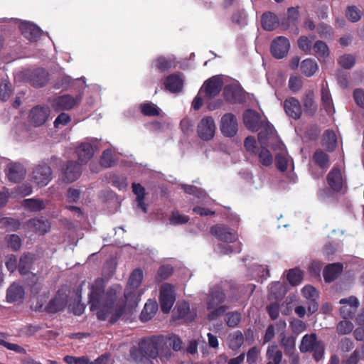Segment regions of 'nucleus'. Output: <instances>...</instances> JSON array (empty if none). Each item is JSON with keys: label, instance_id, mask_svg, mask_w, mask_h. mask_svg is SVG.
<instances>
[{"label": "nucleus", "instance_id": "1", "mask_svg": "<svg viewBox=\"0 0 364 364\" xmlns=\"http://www.w3.org/2000/svg\"><path fill=\"white\" fill-rule=\"evenodd\" d=\"M144 274L140 268L132 271L124 295L120 296L118 287H111L105 292L102 279H96L89 286V304L91 311H95L97 318H120L126 311L127 300L141 284Z\"/></svg>", "mask_w": 364, "mask_h": 364}, {"label": "nucleus", "instance_id": "2", "mask_svg": "<svg viewBox=\"0 0 364 364\" xmlns=\"http://www.w3.org/2000/svg\"><path fill=\"white\" fill-rule=\"evenodd\" d=\"M163 338L152 336L141 338L138 346H133L129 350V355L133 361L137 364H153L151 360L159 356Z\"/></svg>", "mask_w": 364, "mask_h": 364}, {"label": "nucleus", "instance_id": "3", "mask_svg": "<svg viewBox=\"0 0 364 364\" xmlns=\"http://www.w3.org/2000/svg\"><path fill=\"white\" fill-rule=\"evenodd\" d=\"M299 350L301 353H311L314 359L319 361L323 356L325 345L321 340H318L315 333L306 334L302 338Z\"/></svg>", "mask_w": 364, "mask_h": 364}, {"label": "nucleus", "instance_id": "4", "mask_svg": "<svg viewBox=\"0 0 364 364\" xmlns=\"http://www.w3.org/2000/svg\"><path fill=\"white\" fill-rule=\"evenodd\" d=\"M175 301L173 287L168 283L162 284L160 288L159 294V303L162 312L164 314L169 313Z\"/></svg>", "mask_w": 364, "mask_h": 364}, {"label": "nucleus", "instance_id": "5", "mask_svg": "<svg viewBox=\"0 0 364 364\" xmlns=\"http://www.w3.org/2000/svg\"><path fill=\"white\" fill-rule=\"evenodd\" d=\"M326 181L330 188L336 193L343 191L346 186V178L338 166H334L326 176Z\"/></svg>", "mask_w": 364, "mask_h": 364}, {"label": "nucleus", "instance_id": "6", "mask_svg": "<svg viewBox=\"0 0 364 364\" xmlns=\"http://www.w3.org/2000/svg\"><path fill=\"white\" fill-rule=\"evenodd\" d=\"M32 179L38 186H46L52 179V170L45 163L37 165L33 171Z\"/></svg>", "mask_w": 364, "mask_h": 364}, {"label": "nucleus", "instance_id": "7", "mask_svg": "<svg viewBox=\"0 0 364 364\" xmlns=\"http://www.w3.org/2000/svg\"><path fill=\"white\" fill-rule=\"evenodd\" d=\"M81 99L80 96L74 97L70 95H63L53 100L52 107L56 112L70 110L78 105Z\"/></svg>", "mask_w": 364, "mask_h": 364}, {"label": "nucleus", "instance_id": "8", "mask_svg": "<svg viewBox=\"0 0 364 364\" xmlns=\"http://www.w3.org/2000/svg\"><path fill=\"white\" fill-rule=\"evenodd\" d=\"M215 132V124L212 117H203L198 124L197 133L203 141H208L213 138Z\"/></svg>", "mask_w": 364, "mask_h": 364}, {"label": "nucleus", "instance_id": "9", "mask_svg": "<svg viewBox=\"0 0 364 364\" xmlns=\"http://www.w3.org/2000/svg\"><path fill=\"white\" fill-rule=\"evenodd\" d=\"M237 120L233 114L226 113L221 117L220 129L225 136H234L237 132Z\"/></svg>", "mask_w": 364, "mask_h": 364}, {"label": "nucleus", "instance_id": "10", "mask_svg": "<svg viewBox=\"0 0 364 364\" xmlns=\"http://www.w3.org/2000/svg\"><path fill=\"white\" fill-rule=\"evenodd\" d=\"M290 48V43L284 36H278L271 43L270 52L272 56L277 59L284 58Z\"/></svg>", "mask_w": 364, "mask_h": 364}, {"label": "nucleus", "instance_id": "11", "mask_svg": "<svg viewBox=\"0 0 364 364\" xmlns=\"http://www.w3.org/2000/svg\"><path fill=\"white\" fill-rule=\"evenodd\" d=\"M210 232L219 240L232 243L237 240V235L235 232L223 224H217L210 229Z\"/></svg>", "mask_w": 364, "mask_h": 364}, {"label": "nucleus", "instance_id": "12", "mask_svg": "<svg viewBox=\"0 0 364 364\" xmlns=\"http://www.w3.org/2000/svg\"><path fill=\"white\" fill-rule=\"evenodd\" d=\"M21 34L31 42L38 41L41 35V29L33 23L22 21L19 24Z\"/></svg>", "mask_w": 364, "mask_h": 364}, {"label": "nucleus", "instance_id": "13", "mask_svg": "<svg viewBox=\"0 0 364 364\" xmlns=\"http://www.w3.org/2000/svg\"><path fill=\"white\" fill-rule=\"evenodd\" d=\"M26 173V168L20 163L11 162L6 166V174L8 179L11 182H20L24 178Z\"/></svg>", "mask_w": 364, "mask_h": 364}, {"label": "nucleus", "instance_id": "14", "mask_svg": "<svg viewBox=\"0 0 364 364\" xmlns=\"http://www.w3.org/2000/svg\"><path fill=\"white\" fill-rule=\"evenodd\" d=\"M285 113L294 119H299L302 114L299 101L294 97L287 98L284 102Z\"/></svg>", "mask_w": 364, "mask_h": 364}, {"label": "nucleus", "instance_id": "15", "mask_svg": "<svg viewBox=\"0 0 364 364\" xmlns=\"http://www.w3.org/2000/svg\"><path fill=\"white\" fill-rule=\"evenodd\" d=\"M243 122L245 127L252 132H257L261 127L260 114L251 109H247L244 112Z\"/></svg>", "mask_w": 364, "mask_h": 364}, {"label": "nucleus", "instance_id": "16", "mask_svg": "<svg viewBox=\"0 0 364 364\" xmlns=\"http://www.w3.org/2000/svg\"><path fill=\"white\" fill-rule=\"evenodd\" d=\"M223 82L218 76H213L204 82L205 96L208 98L218 95L223 87Z\"/></svg>", "mask_w": 364, "mask_h": 364}, {"label": "nucleus", "instance_id": "17", "mask_svg": "<svg viewBox=\"0 0 364 364\" xmlns=\"http://www.w3.org/2000/svg\"><path fill=\"white\" fill-rule=\"evenodd\" d=\"M24 296V288L16 282L11 284L6 290V301L9 303H21Z\"/></svg>", "mask_w": 364, "mask_h": 364}, {"label": "nucleus", "instance_id": "18", "mask_svg": "<svg viewBox=\"0 0 364 364\" xmlns=\"http://www.w3.org/2000/svg\"><path fill=\"white\" fill-rule=\"evenodd\" d=\"M81 172L80 165L77 161H68L63 171V181L73 183L80 177Z\"/></svg>", "mask_w": 364, "mask_h": 364}, {"label": "nucleus", "instance_id": "19", "mask_svg": "<svg viewBox=\"0 0 364 364\" xmlns=\"http://www.w3.org/2000/svg\"><path fill=\"white\" fill-rule=\"evenodd\" d=\"M50 114V110L48 107L36 106L33 107L30 112L31 122L35 126H41L43 124Z\"/></svg>", "mask_w": 364, "mask_h": 364}, {"label": "nucleus", "instance_id": "20", "mask_svg": "<svg viewBox=\"0 0 364 364\" xmlns=\"http://www.w3.org/2000/svg\"><path fill=\"white\" fill-rule=\"evenodd\" d=\"M68 300L66 295L58 292L57 294L53 298L47 306L45 310L50 314H55L56 312L63 310L67 304Z\"/></svg>", "mask_w": 364, "mask_h": 364}, {"label": "nucleus", "instance_id": "21", "mask_svg": "<svg viewBox=\"0 0 364 364\" xmlns=\"http://www.w3.org/2000/svg\"><path fill=\"white\" fill-rule=\"evenodd\" d=\"M48 73L43 68H37L32 71L29 81L34 87H44L48 81Z\"/></svg>", "mask_w": 364, "mask_h": 364}, {"label": "nucleus", "instance_id": "22", "mask_svg": "<svg viewBox=\"0 0 364 364\" xmlns=\"http://www.w3.org/2000/svg\"><path fill=\"white\" fill-rule=\"evenodd\" d=\"M343 271L341 263H332L326 265L323 271V279L326 282H331L338 277Z\"/></svg>", "mask_w": 364, "mask_h": 364}, {"label": "nucleus", "instance_id": "23", "mask_svg": "<svg viewBox=\"0 0 364 364\" xmlns=\"http://www.w3.org/2000/svg\"><path fill=\"white\" fill-rule=\"evenodd\" d=\"M164 85L171 92H178L183 89V81L179 74H171L166 77Z\"/></svg>", "mask_w": 364, "mask_h": 364}, {"label": "nucleus", "instance_id": "24", "mask_svg": "<svg viewBox=\"0 0 364 364\" xmlns=\"http://www.w3.org/2000/svg\"><path fill=\"white\" fill-rule=\"evenodd\" d=\"M28 226L31 228L36 233L43 235L48 232L50 230V225L47 219L32 218L28 220Z\"/></svg>", "mask_w": 364, "mask_h": 364}, {"label": "nucleus", "instance_id": "25", "mask_svg": "<svg viewBox=\"0 0 364 364\" xmlns=\"http://www.w3.org/2000/svg\"><path fill=\"white\" fill-rule=\"evenodd\" d=\"M95 147L90 143H81L76 149V154L81 163H87L94 155Z\"/></svg>", "mask_w": 364, "mask_h": 364}, {"label": "nucleus", "instance_id": "26", "mask_svg": "<svg viewBox=\"0 0 364 364\" xmlns=\"http://www.w3.org/2000/svg\"><path fill=\"white\" fill-rule=\"evenodd\" d=\"M225 299L224 292L218 289H213L208 296L207 299V308L208 310H211L217 307L219 304H222Z\"/></svg>", "mask_w": 364, "mask_h": 364}, {"label": "nucleus", "instance_id": "27", "mask_svg": "<svg viewBox=\"0 0 364 364\" xmlns=\"http://www.w3.org/2000/svg\"><path fill=\"white\" fill-rule=\"evenodd\" d=\"M261 24L264 30L272 31L278 26L279 18L274 13L267 11L261 16Z\"/></svg>", "mask_w": 364, "mask_h": 364}, {"label": "nucleus", "instance_id": "28", "mask_svg": "<svg viewBox=\"0 0 364 364\" xmlns=\"http://www.w3.org/2000/svg\"><path fill=\"white\" fill-rule=\"evenodd\" d=\"M302 103L304 112L309 116H314L317 110V105L314 102V92L313 90H309L306 92L302 99Z\"/></svg>", "mask_w": 364, "mask_h": 364}, {"label": "nucleus", "instance_id": "29", "mask_svg": "<svg viewBox=\"0 0 364 364\" xmlns=\"http://www.w3.org/2000/svg\"><path fill=\"white\" fill-rule=\"evenodd\" d=\"M321 145L327 151H333L337 146V136L333 130L327 129L324 132L322 139Z\"/></svg>", "mask_w": 364, "mask_h": 364}, {"label": "nucleus", "instance_id": "30", "mask_svg": "<svg viewBox=\"0 0 364 364\" xmlns=\"http://www.w3.org/2000/svg\"><path fill=\"white\" fill-rule=\"evenodd\" d=\"M228 306L223 305L211 309L207 318H215L217 317L227 316V318H240V314L237 311L227 312Z\"/></svg>", "mask_w": 364, "mask_h": 364}, {"label": "nucleus", "instance_id": "31", "mask_svg": "<svg viewBox=\"0 0 364 364\" xmlns=\"http://www.w3.org/2000/svg\"><path fill=\"white\" fill-rule=\"evenodd\" d=\"M313 160L321 169L326 171L330 166V157L322 149H316L313 154Z\"/></svg>", "mask_w": 364, "mask_h": 364}, {"label": "nucleus", "instance_id": "32", "mask_svg": "<svg viewBox=\"0 0 364 364\" xmlns=\"http://www.w3.org/2000/svg\"><path fill=\"white\" fill-rule=\"evenodd\" d=\"M34 255L30 252L24 253L21 255L18 265V272L22 275H26L29 273L31 268Z\"/></svg>", "mask_w": 364, "mask_h": 364}, {"label": "nucleus", "instance_id": "33", "mask_svg": "<svg viewBox=\"0 0 364 364\" xmlns=\"http://www.w3.org/2000/svg\"><path fill=\"white\" fill-rule=\"evenodd\" d=\"M276 130L273 125L270 124L269 122L266 123L263 126V129H262L258 133V141L261 146H267L268 139L272 138L276 134Z\"/></svg>", "mask_w": 364, "mask_h": 364}, {"label": "nucleus", "instance_id": "34", "mask_svg": "<svg viewBox=\"0 0 364 364\" xmlns=\"http://www.w3.org/2000/svg\"><path fill=\"white\" fill-rule=\"evenodd\" d=\"M172 318H186L191 314L190 304L186 301H178L173 309Z\"/></svg>", "mask_w": 364, "mask_h": 364}, {"label": "nucleus", "instance_id": "35", "mask_svg": "<svg viewBox=\"0 0 364 364\" xmlns=\"http://www.w3.org/2000/svg\"><path fill=\"white\" fill-rule=\"evenodd\" d=\"M159 309L155 300L149 299L145 304L139 318H153Z\"/></svg>", "mask_w": 364, "mask_h": 364}, {"label": "nucleus", "instance_id": "36", "mask_svg": "<svg viewBox=\"0 0 364 364\" xmlns=\"http://www.w3.org/2000/svg\"><path fill=\"white\" fill-rule=\"evenodd\" d=\"M300 69L305 76L311 77L318 70V65L314 60L306 58L301 62Z\"/></svg>", "mask_w": 364, "mask_h": 364}, {"label": "nucleus", "instance_id": "37", "mask_svg": "<svg viewBox=\"0 0 364 364\" xmlns=\"http://www.w3.org/2000/svg\"><path fill=\"white\" fill-rule=\"evenodd\" d=\"M139 109L141 113L144 116L146 117H156L160 114L161 109L157 107L156 105L151 102H146L144 103H141L139 105Z\"/></svg>", "mask_w": 364, "mask_h": 364}, {"label": "nucleus", "instance_id": "38", "mask_svg": "<svg viewBox=\"0 0 364 364\" xmlns=\"http://www.w3.org/2000/svg\"><path fill=\"white\" fill-rule=\"evenodd\" d=\"M269 291L270 297L275 299H280L285 295L287 288L282 283L277 282L271 284Z\"/></svg>", "mask_w": 364, "mask_h": 364}, {"label": "nucleus", "instance_id": "39", "mask_svg": "<svg viewBox=\"0 0 364 364\" xmlns=\"http://www.w3.org/2000/svg\"><path fill=\"white\" fill-rule=\"evenodd\" d=\"M154 62L155 63V67L161 73L168 70L174 66L175 63L174 60L164 56H159Z\"/></svg>", "mask_w": 364, "mask_h": 364}, {"label": "nucleus", "instance_id": "40", "mask_svg": "<svg viewBox=\"0 0 364 364\" xmlns=\"http://www.w3.org/2000/svg\"><path fill=\"white\" fill-rule=\"evenodd\" d=\"M321 102L325 110L330 112L333 107L331 95L328 87L327 83L321 85Z\"/></svg>", "mask_w": 364, "mask_h": 364}, {"label": "nucleus", "instance_id": "41", "mask_svg": "<svg viewBox=\"0 0 364 364\" xmlns=\"http://www.w3.org/2000/svg\"><path fill=\"white\" fill-rule=\"evenodd\" d=\"M280 344L284 348L285 355L295 351L296 338L293 336L286 337L284 333L280 334Z\"/></svg>", "mask_w": 364, "mask_h": 364}, {"label": "nucleus", "instance_id": "42", "mask_svg": "<svg viewBox=\"0 0 364 364\" xmlns=\"http://www.w3.org/2000/svg\"><path fill=\"white\" fill-rule=\"evenodd\" d=\"M117 320H96L91 324V328L93 333H107L106 328L113 325Z\"/></svg>", "mask_w": 364, "mask_h": 364}, {"label": "nucleus", "instance_id": "43", "mask_svg": "<svg viewBox=\"0 0 364 364\" xmlns=\"http://www.w3.org/2000/svg\"><path fill=\"white\" fill-rule=\"evenodd\" d=\"M266 355L269 360H272V362H274L275 364H279L282 359V352L279 350L276 344L268 347Z\"/></svg>", "mask_w": 364, "mask_h": 364}, {"label": "nucleus", "instance_id": "44", "mask_svg": "<svg viewBox=\"0 0 364 364\" xmlns=\"http://www.w3.org/2000/svg\"><path fill=\"white\" fill-rule=\"evenodd\" d=\"M303 275L304 272L299 268H294L289 270L287 278L291 285L296 286L301 282Z\"/></svg>", "mask_w": 364, "mask_h": 364}, {"label": "nucleus", "instance_id": "45", "mask_svg": "<svg viewBox=\"0 0 364 364\" xmlns=\"http://www.w3.org/2000/svg\"><path fill=\"white\" fill-rule=\"evenodd\" d=\"M23 206L32 212L40 211L45 208L43 201L42 200L35 198L24 200Z\"/></svg>", "mask_w": 364, "mask_h": 364}, {"label": "nucleus", "instance_id": "46", "mask_svg": "<svg viewBox=\"0 0 364 364\" xmlns=\"http://www.w3.org/2000/svg\"><path fill=\"white\" fill-rule=\"evenodd\" d=\"M313 50L318 58H326L329 55V49L326 43L317 41L313 46Z\"/></svg>", "mask_w": 364, "mask_h": 364}, {"label": "nucleus", "instance_id": "47", "mask_svg": "<svg viewBox=\"0 0 364 364\" xmlns=\"http://www.w3.org/2000/svg\"><path fill=\"white\" fill-rule=\"evenodd\" d=\"M100 163L104 168H110L114 165V154L111 149H107L102 152Z\"/></svg>", "mask_w": 364, "mask_h": 364}, {"label": "nucleus", "instance_id": "48", "mask_svg": "<svg viewBox=\"0 0 364 364\" xmlns=\"http://www.w3.org/2000/svg\"><path fill=\"white\" fill-rule=\"evenodd\" d=\"M257 153L259 161L263 166H269L272 164V155L267 149V146H261V149Z\"/></svg>", "mask_w": 364, "mask_h": 364}, {"label": "nucleus", "instance_id": "49", "mask_svg": "<svg viewBox=\"0 0 364 364\" xmlns=\"http://www.w3.org/2000/svg\"><path fill=\"white\" fill-rule=\"evenodd\" d=\"M299 17V7H290L287 9V23L282 22V25L285 28H288L290 23L295 25Z\"/></svg>", "mask_w": 364, "mask_h": 364}, {"label": "nucleus", "instance_id": "50", "mask_svg": "<svg viewBox=\"0 0 364 364\" xmlns=\"http://www.w3.org/2000/svg\"><path fill=\"white\" fill-rule=\"evenodd\" d=\"M361 11L355 6H349L346 11L347 18L352 22H357L361 18Z\"/></svg>", "mask_w": 364, "mask_h": 364}, {"label": "nucleus", "instance_id": "51", "mask_svg": "<svg viewBox=\"0 0 364 364\" xmlns=\"http://www.w3.org/2000/svg\"><path fill=\"white\" fill-rule=\"evenodd\" d=\"M338 64L344 69H350L355 63V58L350 54H345L338 60Z\"/></svg>", "mask_w": 364, "mask_h": 364}, {"label": "nucleus", "instance_id": "52", "mask_svg": "<svg viewBox=\"0 0 364 364\" xmlns=\"http://www.w3.org/2000/svg\"><path fill=\"white\" fill-rule=\"evenodd\" d=\"M353 329V325L350 320H341L337 325L338 334L345 335L350 333Z\"/></svg>", "mask_w": 364, "mask_h": 364}, {"label": "nucleus", "instance_id": "53", "mask_svg": "<svg viewBox=\"0 0 364 364\" xmlns=\"http://www.w3.org/2000/svg\"><path fill=\"white\" fill-rule=\"evenodd\" d=\"M173 272V269L171 265H162L158 271L156 277L160 280L167 279Z\"/></svg>", "mask_w": 364, "mask_h": 364}, {"label": "nucleus", "instance_id": "54", "mask_svg": "<svg viewBox=\"0 0 364 364\" xmlns=\"http://www.w3.org/2000/svg\"><path fill=\"white\" fill-rule=\"evenodd\" d=\"M11 84L9 82H1L0 83V100L3 102L7 101L11 95Z\"/></svg>", "mask_w": 364, "mask_h": 364}, {"label": "nucleus", "instance_id": "55", "mask_svg": "<svg viewBox=\"0 0 364 364\" xmlns=\"http://www.w3.org/2000/svg\"><path fill=\"white\" fill-rule=\"evenodd\" d=\"M220 252L224 255H228L231 253H239L241 252L240 244L234 245H220Z\"/></svg>", "mask_w": 364, "mask_h": 364}, {"label": "nucleus", "instance_id": "56", "mask_svg": "<svg viewBox=\"0 0 364 364\" xmlns=\"http://www.w3.org/2000/svg\"><path fill=\"white\" fill-rule=\"evenodd\" d=\"M244 146L246 150L250 153L256 154L259 151V149L256 146L255 138L252 136H249L245 138Z\"/></svg>", "mask_w": 364, "mask_h": 364}, {"label": "nucleus", "instance_id": "57", "mask_svg": "<svg viewBox=\"0 0 364 364\" xmlns=\"http://www.w3.org/2000/svg\"><path fill=\"white\" fill-rule=\"evenodd\" d=\"M189 217L184 215H181L178 212H173L170 217V223L173 225L185 224L189 221Z\"/></svg>", "mask_w": 364, "mask_h": 364}, {"label": "nucleus", "instance_id": "58", "mask_svg": "<svg viewBox=\"0 0 364 364\" xmlns=\"http://www.w3.org/2000/svg\"><path fill=\"white\" fill-rule=\"evenodd\" d=\"M302 295L306 298L308 300L317 299L318 297V294L316 289L311 285H306L303 287Z\"/></svg>", "mask_w": 364, "mask_h": 364}, {"label": "nucleus", "instance_id": "59", "mask_svg": "<svg viewBox=\"0 0 364 364\" xmlns=\"http://www.w3.org/2000/svg\"><path fill=\"white\" fill-rule=\"evenodd\" d=\"M63 360L67 364H88L89 358L87 356L75 357L65 355Z\"/></svg>", "mask_w": 364, "mask_h": 364}, {"label": "nucleus", "instance_id": "60", "mask_svg": "<svg viewBox=\"0 0 364 364\" xmlns=\"http://www.w3.org/2000/svg\"><path fill=\"white\" fill-rule=\"evenodd\" d=\"M244 341V337L241 332L237 331L233 334L230 342V348L232 349H237L240 348Z\"/></svg>", "mask_w": 364, "mask_h": 364}, {"label": "nucleus", "instance_id": "61", "mask_svg": "<svg viewBox=\"0 0 364 364\" xmlns=\"http://www.w3.org/2000/svg\"><path fill=\"white\" fill-rule=\"evenodd\" d=\"M288 160L282 154H277L275 156L276 167L284 172L287 169Z\"/></svg>", "mask_w": 364, "mask_h": 364}, {"label": "nucleus", "instance_id": "62", "mask_svg": "<svg viewBox=\"0 0 364 364\" xmlns=\"http://www.w3.org/2000/svg\"><path fill=\"white\" fill-rule=\"evenodd\" d=\"M110 180L112 184L119 190L125 188L127 186V178L125 177L118 175H113L110 178Z\"/></svg>", "mask_w": 364, "mask_h": 364}, {"label": "nucleus", "instance_id": "63", "mask_svg": "<svg viewBox=\"0 0 364 364\" xmlns=\"http://www.w3.org/2000/svg\"><path fill=\"white\" fill-rule=\"evenodd\" d=\"M298 46L302 51L309 52L311 49L312 43L308 37L302 36L298 39Z\"/></svg>", "mask_w": 364, "mask_h": 364}, {"label": "nucleus", "instance_id": "64", "mask_svg": "<svg viewBox=\"0 0 364 364\" xmlns=\"http://www.w3.org/2000/svg\"><path fill=\"white\" fill-rule=\"evenodd\" d=\"M353 98L355 103L360 107L364 108V90L356 88L353 91Z\"/></svg>", "mask_w": 364, "mask_h": 364}]
</instances>
